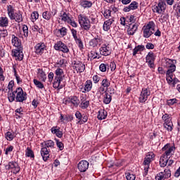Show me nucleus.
<instances>
[{"instance_id":"nucleus-60","label":"nucleus","mask_w":180,"mask_h":180,"mask_svg":"<svg viewBox=\"0 0 180 180\" xmlns=\"http://www.w3.org/2000/svg\"><path fill=\"white\" fill-rule=\"evenodd\" d=\"M74 117L72 115H66L65 116L64 120H65L66 122H71L72 120H73Z\"/></svg>"},{"instance_id":"nucleus-15","label":"nucleus","mask_w":180,"mask_h":180,"mask_svg":"<svg viewBox=\"0 0 180 180\" xmlns=\"http://www.w3.org/2000/svg\"><path fill=\"white\" fill-rule=\"evenodd\" d=\"M101 44H102V38L98 35L89 41V46L91 47H98V46H101Z\"/></svg>"},{"instance_id":"nucleus-7","label":"nucleus","mask_w":180,"mask_h":180,"mask_svg":"<svg viewBox=\"0 0 180 180\" xmlns=\"http://www.w3.org/2000/svg\"><path fill=\"white\" fill-rule=\"evenodd\" d=\"M14 92L17 94L15 96L16 102H23L27 99V94L23 92L22 87L17 88Z\"/></svg>"},{"instance_id":"nucleus-21","label":"nucleus","mask_w":180,"mask_h":180,"mask_svg":"<svg viewBox=\"0 0 180 180\" xmlns=\"http://www.w3.org/2000/svg\"><path fill=\"white\" fill-rule=\"evenodd\" d=\"M11 20H15V22H18V23H20L23 20V18L22 17V14L20 12H15L14 15H13V17H10Z\"/></svg>"},{"instance_id":"nucleus-53","label":"nucleus","mask_w":180,"mask_h":180,"mask_svg":"<svg viewBox=\"0 0 180 180\" xmlns=\"http://www.w3.org/2000/svg\"><path fill=\"white\" fill-rule=\"evenodd\" d=\"M75 116H76V118L78 119L79 120L77 123H81L82 120V115L81 114V112L79 111H77L75 112Z\"/></svg>"},{"instance_id":"nucleus-13","label":"nucleus","mask_w":180,"mask_h":180,"mask_svg":"<svg viewBox=\"0 0 180 180\" xmlns=\"http://www.w3.org/2000/svg\"><path fill=\"white\" fill-rule=\"evenodd\" d=\"M148 96H150V91L147 89H143L140 96H139V102L141 103H144L148 99Z\"/></svg>"},{"instance_id":"nucleus-58","label":"nucleus","mask_w":180,"mask_h":180,"mask_svg":"<svg viewBox=\"0 0 180 180\" xmlns=\"http://www.w3.org/2000/svg\"><path fill=\"white\" fill-rule=\"evenodd\" d=\"M177 100L176 98H172L167 101V105L169 106H172V105H174V103H176Z\"/></svg>"},{"instance_id":"nucleus-3","label":"nucleus","mask_w":180,"mask_h":180,"mask_svg":"<svg viewBox=\"0 0 180 180\" xmlns=\"http://www.w3.org/2000/svg\"><path fill=\"white\" fill-rule=\"evenodd\" d=\"M155 157V155L153 152H150L147 154L146 158L143 161V165H145L143 176H146L147 174H148V168H150V163L151 162V161L154 160Z\"/></svg>"},{"instance_id":"nucleus-25","label":"nucleus","mask_w":180,"mask_h":180,"mask_svg":"<svg viewBox=\"0 0 180 180\" xmlns=\"http://www.w3.org/2000/svg\"><path fill=\"white\" fill-rule=\"evenodd\" d=\"M103 96V102L105 105H109L110 102H112V96L109 94L107 91H104Z\"/></svg>"},{"instance_id":"nucleus-29","label":"nucleus","mask_w":180,"mask_h":180,"mask_svg":"<svg viewBox=\"0 0 180 180\" xmlns=\"http://www.w3.org/2000/svg\"><path fill=\"white\" fill-rule=\"evenodd\" d=\"M167 164H168V157L165 156V155H162L160 159V167L164 168V167H166Z\"/></svg>"},{"instance_id":"nucleus-52","label":"nucleus","mask_w":180,"mask_h":180,"mask_svg":"<svg viewBox=\"0 0 180 180\" xmlns=\"http://www.w3.org/2000/svg\"><path fill=\"white\" fill-rule=\"evenodd\" d=\"M81 106H82V109H86V108H88L89 106V101H88L86 100H84L81 103Z\"/></svg>"},{"instance_id":"nucleus-20","label":"nucleus","mask_w":180,"mask_h":180,"mask_svg":"<svg viewBox=\"0 0 180 180\" xmlns=\"http://www.w3.org/2000/svg\"><path fill=\"white\" fill-rule=\"evenodd\" d=\"M110 48L107 45H103L100 48V54H101V56L106 57L108 56H110Z\"/></svg>"},{"instance_id":"nucleus-12","label":"nucleus","mask_w":180,"mask_h":180,"mask_svg":"<svg viewBox=\"0 0 180 180\" xmlns=\"http://www.w3.org/2000/svg\"><path fill=\"white\" fill-rule=\"evenodd\" d=\"M77 168L80 172H86L89 168V162L86 160H82L78 163Z\"/></svg>"},{"instance_id":"nucleus-17","label":"nucleus","mask_w":180,"mask_h":180,"mask_svg":"<svg viewBox=\"0 0 180 180\" xmlns=\"http://www.w3.org/2000/svg\"><path fill=\"white\" fill-rule=\"evenodd\" d=\"M139 29V24L134 23V24H129V27L127 29V33L129 34V36H133L136 32H137V30Z\"/></svg>"},{"instance_id":"nucleus-48","label":"nucleus","mask_w":180,"mask_h":180,"mask_svg":"<svg viewBox=\"0 0 180 180\" xmlns=\"http://www.w3.org/2000/svg\"><path fill=\"white\" fill-rule=\"evenodd\" d=\"M75 41L80 50H82V49H84V44L82 43V40H81L80 38H76Z\"/></svg>"},{"instance_id":"nucleus-11","label":"nucleus","mask_w":180,"mask_h":180,"mask_svg":"<svg viewBox=\"0 0 180 180\" xmlns=\"http://www.w3.org/2000/svg\"><path fill=\"white\" fill-rule=\"evenodd\" d=\"M6 169H13V174H18L20 171V167L16 162H9L7 165H6Z\"/></svg>"},{"instance_id":"nucleus-31","label":"nucleus","mask_w":180,"mask_h":180,"mask_svg":"<svg viewBox=\"0 0 180 180\" xmlns=\"http://www.w3.org/2000/svg\"><path fill=\"white\" fill-rule=\"evenodd\" d=\"M91 89H92V81L87 80L86 82V84L84 85V91L82 92L83 93L89 92V91H91Z\"/></svg>"},{"instance_id":"nucleus-19","label":"nucleus","mask_w":180,"mask_h":180,"mask_svg":"<svg viewBox=\"0 0 180 180\" xmlns=\"http://www.w3.org/2000/svg\"><path fill=\"white\" fill-rule=\"evenodd\" d=\"M41 155L44 160V161H47L49 157H50V149L47 148V147H43L41 149Z\"/></svg>"},{"instance_id":"nucleus-61","label":"nucleus","mask_w":180,"mask_h":180,"mask_svg":"<svg viewBox=\"0 0 180 180\" xmlns=\"http://www.w3.org/2000/svg\"><path fill=\"white\" fill-rule=\"evenodd\" d=\"M101 80V77L98 75H94L93 77V81L94 82V84H98V82H99V81Z\"/></svg>"},{"instance_id":"nucleus-16","label":"nucleus","mask_w":180,"mask_h":180,"mask_svg":"<svg viewBox=\"0 0 180 180\" xmlns=\"http://www.w3.org/2000/svg\"><path fill=\"white\" fill-rule=\"evenodd\" d=\"M35 49V53L36 54H38L39 56H41L44 51H46V45L42 43V44H37L34 46Z\"/></svg>"},{"instance_id":"nucleus-49","label":"nucleus","mask_w":180,"mask_h":180,"mask_svg":"<svg viewBox=\"0 0 180 180\" xmlns=\"http://www.w3.org/2000/svg\"><path fill=\"white\" fill-rule=\"evenodd\" d=\"M111 13L112 11H110V9H105L103 13V15L105 18V19H109V18H110Z\"/></svg>"},{"instance_id":"nucleus-33","label":"nucleus","mask_w":180,"mask_h":180,"mask_svg":"<svg viewBox=\"0 0 180 180\" xmlns=\"http://www.w3.org/2000/svg\"><path fill=\"white\" fill-rule=\"evenodd\" d=\"M7 12L8 15V18H13V15L16 12H15V7H13L12 5H9L7 6Z\"/></svg>"},{"instance_id":"nucleus-63","label":"nucleus","mask_w":180,"mask_h":180,"mask_svg":"<svg viewBox=\"0 0 180 180\" xmlns=\"http://www.w3.org/2000/svg\"><path fill=\"white\" fill-rule=\"evenodd\" d=\"M71 33L72 34V37H73L74 39H78V37L77 36V30L72 29L71 30Z\"/></svg>"},{"instance_id":"nucleus-27","label":"nucleus","mask_w":180,"mask_h":180,"mask_svg":"<svg viewBox=\"0 0 180 180\" xmlns=\"http://www.w3.org/2000/svg\"><path fill=\"white\" fill-rule=\"evenodd\" d=\"M38 77L43 82H46V79H47V76L46 75V72H44V70L41 69H38Z\"/></svg>"},{"instance_id":"nucleus-37","label":"nucleus","mask_w":180,"mask_h":180,"mask_svg":"<svg viewBox=\"0 0 180 180\" xmlns=\"http://www.w3.org/2000/svg\"><path fill=\"white\" fill-rule=\"evenodd\" d=\"M42 16L44 19H46V20H50L51 19V16H53V12L45 11L42 13Z\"/></svg>"},{"instance_id":"nucleus-55","label":"nucleus","mask_w":180,"mask_h":180,"mask_svg":"<svg viewBox=\"0 0 180 180\" xmlns=\"http://www.w3.org/2000/svg\"><path fill=\"white\" fill-rule=\"evenodd\" d=\"M31 18L32 20H37V19H39V13H37V11H34L31 14Z\"/></svg>"},{"instance_id":"nucleus-9","label":"nucleus","mask_w":180,"mask_h":180,"mask_svg":"<svg viewBox=\"0 0 180 180\" xmlns=\"http://www.w3.org/2000/svg\"><path fill=\"white\" fill-rule=\"evenodd\" d=\"M54 49L58 51H62V53H70L68 46H67V45H65V44L63 43L61 41H59L55 44Z\"/></svg>"},{"instance_id":"nucleus-54","label":"nucleus","mask_w":180,"mask_h":180,"mask_svg":"<svg viewBox=\"0 0 180 180\" xmlns=\"http://www.w3.org/2000/svg\"><path fill=\"white\" fill-rule=\"evenodd\" d=\"M6 140H8L9 141H12V140H13V134H12V133L8 131L6 134Z\"/></svg>"},{"instance_id":"nucleus-32","label":"nucleus","mask_w":180,"mask_h":180,"mask_svg":"<svg viewBox=\"0 0 180 180\" xmlns=\"http://www.w3.org/2000/svg\"><path fill=\"white\" fill-rule=\"evenodd\" d=\"M66 102H69L70 103H72L74 106H78L79 105V100L78 99V97L77 96H72L69 98V101H66Z\"/></svg>"},{"instance_id":"nucleus-26","label":"nucleus","mask_w":180,"mask_h":180,"mask_svg":"<svg viewBox=\"0 0 180 180\" xmlns=\"http://www.w3.org/2000/svg\"><path fill=\"white\" fill-rule=\"evenodd\" d=\"M106 117H108V112L105 110H101L98 111V114L97 115L98 120H105Z\"/></svg>"},{"instance_id":"nucleus-36","label":"nucleus","mask_w":180,"mask_h":180,"mask_svg":"<svg viewBox=\"0 0 180 180\" xmlns=\"http://www.w3.org/2000/svg\"><path fill=\"white\" fill-rule=\"evenodd\" d=\"M61 79H55V82H53V86L55 88V89H61L63 88V86H60V84H61Z\"/></svg>"},{"instance_id":"nucleus-22","label":"nucleus","mask_w":180,"mask_h":180,"mask_svg":"<svg viewBox=\"0 0 180 180\" xmlns=\"http://www.w3.org/2000/svg\"><path fill=\"white\" fill-rule=\"evenodd\" d=\"M12 44L13 46H15V47L17 48H20L22 47V42L20 41V39H19V38L16 36H15V34L12 35Z\"/></svg>"},{"instance_id":"nucleus-23","label":"nucleus","mask_w":180,"mask_h":180,"mask_svg":"<svg viewBox=\"0 0 180 180\" xmlns=\"http://www.w3.org/2000/svg\"><path fill=\"white\" fill-rule=\"evenodd\" d=\"M56 77L55 79H60L63 81L64 79V70L63 69L58 68L57 70L55 71Z\"/></svg>"},{"instance_id":"nucleus-10","label":"nucleus","mask_w":180,"mask_h":180,"mask_svg":"<svg viewBox=\"0 0 180 180\" xmlns=\"http://www.w3.org/2000/svg\"><path fill=\"white\" fill-rule=\"evenodd\" d=\"M72 68L77 72H84L85 71V64L79 60H74L72 62Z\"/></svg>"},{"instance_id":"nucleus-24","label":"nucleus","mask_w":180,"mask_h":180,"mask_svg":"<svg viewBox=\"0 0 180 180\" xmlns=\"http://www.w3.org/2000/svg\"><path fill=\"white\" fill-rule=\"evenodd\" d=\"M113 22H115V18H111L106 20L103 26V30H105V32H108V30L110 29V26L112 25V23H113Z\"/></svg>"},{"instance_id":"nucleus-38","label":"nucleus","mask_w":180,"mask_h":180,"mask_svg":"<svg viewBox=\"0 0 180 180\" xmlns=\"http://www.w3.org/2000/svg\"><path fill=\"white\" fill-rule=\"evenodd\" d=\"M81 6H82L83 8H91L92 6V2L89 1H82L80 3Z\"/></svg>"},{"instance_id":"nucleus-59","label":"nucleus","mask_w":180,"mask_h":180,"mask_svg":"<svg viewBox=\"0 0 180 180\" xmlns=\"http://www.w3.org/2000/svg\"><path fill=\"white\" fill-rule=\"evenodd\" d=\"M6 36H8V30H0V37H6Z\"/></svg>"},{"instance_id":"nucleus-51","label":"nucleus","mask_w":180,"mask_h":180,"mask_svg":"<svg viewBox=\"0 0 180 180\" xmlns=\"http://www.w3.org/2000/svg\"><path fill=\"white\" fill-rule=\"evenodd\" d=\"M108 67H109V65L105 63H101L99 66L100 71H101L102 72H105L106 70H108Z\"/></svg>"},{"instance_id":"nucleus-2","label":"nucleus","mask_w":180,"mask_h":180,"mask_svg":"<svg viewBox=\"0 0 180 180\" xmlns=\"http://www.w3.org/2000/svg\"><path fill=\"white\" fill-rule=\"evenodd\" d=\"M154 30H155V23H154V21H150L143 27V37L148 39L154 33Z\"/></svg>"},{"instance_id":"nucleus-40","label":"nucleus","mask_w":180,"mask_h":180,"mask_svg":"<svg viewBox=\"0 0 180 180\" xmlns=\"http://www.w3.org/2000/svg\"><path fill=\"white\" fill-rule=\"evenodd\" d=\"M25 155L26 157H30V158H34V153H33V150L30 148H27Z\"/></svg>"},{"instance_id":"nucleus-30","label":"nucleus","mask_w":180,"mask_h":180,"mask_svg":"<svg viewBox=\"0 0 180 180\" xmlns=\"http://www.w3.org/2000/svg\"><path fill=\"white\" fill-rule=\"evenodd\" d=\"M9 25V20L6 17H0L1 27H6Z\"/></svg>"},{"instance_id":"nucleus-47","label":"nucleus","mask_w":180,"mask_h":180,"mask_svg":"<svg viewBox=\"0 0 180 180\" xmlns=\"http://www.w3.org/2000/svg\"><path fill=\"white\" fill-rule=\"evenodd\" d=\"M156 180H162V179H166L165 178V173L163 172H160L158 174L155 176Z\"/></svg>"},{"instance_id":"nucleus-43","label":"nucleus","mask_w":180,"mask_h":180,"mask_svg":"<svg viewBox=\"0 0 180 180\" xmlns=\"http://www.w3.org/2000/svg\"><path fill=\"white\" fill-rule=\"evenodd\" d=\"M146 62L148 61H154L155 60V58L154 56V53L149 52L146 58Z\"/></svg>"},{"instance_id":"nucleus-1","label":"nucleus","mask_w":180,"mask_h":180,"mask_svg":"<svg viewBox=\"0 0 180 180\" xmlns=\"http://www.w3.org/2000/svg\"><path fill=\"white\" fill-rule=\"evenodd\" d=\"M167 64L169 68L166 73V79L167 81V84H169V85H172V86H175V85L179 82V79L177 78H174V72H175V70H176V66L172 63V60L171 59H169Z\"/></svg>"},{"instance_id":"nucleus-41","label":"nucleus","mask_w":180,"mask_h":180,"mask_svg":"<svg viewBox=\"0 0 180 180\" xmlns=\"http://www.w3.org/2000/svg\"><path fill=\"white\" fill-rule=\"evenodd\" d=\"M45 146L46 148L49 149L53 148L54 147V141L49 140L44 142Z\"/></svg>"},{"instance_id":"nucleus-8","label":"nucleus","mask_w":180,"mask_h":180,"mask_svg":"<svg viewBox=\"0 0 180 180\" xmlns=\"http://www.w3.org/2000/svg\"><path fill=\"white\" fill-rule=\"evenodd\" d=\"M162 151L164 152L162 155H165V157H169V155H173L174 153H175V146L167 143L162 148Z\"/></svg>"},{"instance_id":"nucleus-44","label":"nucleus","mask_w":180,"mask_h":180,"mask_svg":"<svg viewBox=\"0 0 180 180\" xmlns=\"http://www.w3.org/2000/svg\"><path fill=\"white\" fill-rule=\"evenodd\" d=\"M101 86H103V88H109V86H110V82H109L108 79H103L101 82Z\"/></svg>"},{"instance_id":"nucleus-64","label":"nucleus","mask_w":180,"mask_h":180,"mask_svg":"<svg viewBox=\"0 0 180 180\" xmlns=\"http://www.w3.org/2000/svg\"><path fill=\"white\" fill-rule=\"evenodd\" d=\"M146 48L148 49V50H153V49H154V44L152 43H148L146 46Z\"/></svg>"},{"instance_id":"nucleus-56","label":"nucleus","mask_w":180,"mask_h":180,"mask_svg":"<svg viewBox=\"0 0 180 180\" xmlns=\"http://www.w3.org/2000/svg\"><path fill=\"white\" fill-rule=\"evenodd\" d=\"M14 75L15 77V79L17 81V84H20V82H22V80L20 79V77H19V75H18V73H16V69L14 68Z\"/></svg>"},{"instance_id":"nucleus-50","label":"nucleus","mask_w":180,"mask_h":180,"mask_svg":"<svg viewBox=\"0 0 180 180\" xmlns=\"http://www.w3.org/2000/svg\"><path fill=\"white\" fill-rule=\"evenodd\" d=\"M56 141V146L58 148H59V150L60 151H63L64 150V143L63 142L60 141L58 139H55Z\"/></svg>"},{"instance_id":"nucleus-18","label":"nucleus","mask_w":180,"mask_h":180,"mask_svg":"<svg viewBox=\"0 0 180 180\" xmlns=\"http://www.w3.org/2000/svg\"><path fill=\"white\" fill-rule=\"evenodd\" d=\"M139 8L137 1H132L128 6L124 8V12H130V11H136Z\"/></svg>"},{"instance_id":"nucleus-35","label":"nucleus","mask_w":180,"mask_h":180,"mask_svg":"<svg viewBox=\"0 0 180 180\" xmlns=\"http://www.w3.org/2000/svg\"><path fill=\"white\" fill-rule=\"evenodd\" d=\"M15 94H16L15 91H13V90H11L8 91V98L9 102H13V101H15V99L16 98V95H15Z\"/></svg>"},{"instance_id":"nucleus-62","label":"nucleus","mask_w":180,"mask_h":180,"mask_svg":"<svg viewBox=\"0 0 180 180\" xmlns=\"http://www.w3.org/2000/svg\"><path fill=\"white\" fill-rule=\"evenodd\" d=\"M90 57H91V58H93L94 60H95V58H98V53L95 51H91L90 53Z\"/></svg>"},{"instance_id":"nucleus-4","label":"nucleus","mask_w":180,"mask_h":180,"mask_svg":"<svg viewBox=\"0 0 180 180\" xmlns=\"http://www.w3.org/2000/svg\"><path fill=\"white\" fill-rule=\"evenodd\" d=\"M165 9H167V4L165 1H160L157 4L152 6V11L155 13H158L159 15H162L165 12Z\"/></svg>"},{"instance_id":"nucleus-57","label":"nucleus","mask_w":180,"mask_h":180,"mask_svg":"<svg viewBox=\"0 0 180 180\" xmlns=\"http://www.w3.org/2000/svg\"><path fill=\"white\" fill-rule=\"evenodd\" d=\"M165 172V177L166 178V179H167V178H170V176H171V170H169V169H165L164 170V172Z\"/></svg>"},{"instance_id":"nucleus-34","label":"nucleus","mask_w":180,"mask_h":180,"mask_svg":"<svg viewBox=\"0 0 180 180\" xmlns=\"http://www.w3.org/2000/svg\"><path fill=\"white\" fill-rule=\"evenodd\" d=\"M145 49H146V47L144 46V45H138L133 50V56H136V54L139 53V51H144Z\"/></svg>"},{"instance_id":"nucleus-28","label":"nucleus","mask_w":180,"mask_h":180,"mask_svg":"<svg viewBox=\"0 0 180 180\" xmlns=\"http://www.w3.org/2000/svg\"><path fill=\"white\" fill-rule=\"evenodd\" d=\"M51 133L53 134H56L57 137L61 139L63 137V131H60V129H58L57 127H53L51 128Z\"/></svg>"},{"instance_id":"nucleus-5","label":"nucleus","mask_w":180,"mask_h":180,"mask_svg":"<svg viewBox=\"0 0 180 180\" xmlns=\"http://www.w3.org/2000/svg\"><path fill=\"white\" fill-rule=\"evenodd\" d=\"M79 23L84 30H89L91 29V21L86 16L79 15Z\"/></svg>"},{"instance_id":"nucleus-42","label":"nucleus","mask_w":180,"mask_h":180,"mask_svg":"<svg viewBox=\"0 0 180 180\" xmlns=\"http://www.w3.org/2000/svg\"><path fill=\"white\" fill-rule=\"evenodd\" d=\"M34 84L36 87L39 88V89H43V88H44V84L36 79H34Z\"/></svg>"},{"instance_id":"nucleus-6","label":"nucleus","mask_w":180,"mask_h":180,"mask_svg":"<svg viewBox=\"0 0 180 180\" xmlns=\"http://www.w3.org/2000/svg\"><path fill=\"white\" fill-rule=\"evenodd\" d=\"M162 119L165 122L163 124L165 129H166L167 131H172V126H174V124H172V120L169 115H163Z\"/></svg>"},{"instance_id":"nucleus-46","label":"nucleus","mask_w":180,"mask_h":180,"mask_svg":"<svg viewBox=\"0 0 180 180\" xmlns=\"http://www.w3.org/2000/svg\"><path fill=\"white\" fill-rule=\"evenodd\" d=\"M58 33H60L62 37L67 35V28L63 27L62 28L58 30Z\"/></svg>"},{"instance_id":"nucleus-39","label":"nucleus","mask_w":180,"mask_h":180,"mask_svg":"<svg viewBox=\"0 0 180 180\" xmlns=\"http://www.w3.org/2000/svg\"><path fill=\"white\" fill-rule=\"evenodd\" d=\"M61 17H62V20H63V22H67L68 23L69 22L71 21L70 15V14H67L65 12H64L63 13Z\"/></svg>"},{"instance_id":"nucleus-14","label":"nucleus","mask_w":180,"mask_h":180,"mask_svg":"<svg viewBox=\"0 0 180 180\" xmlns=\"http://www.w3.org/2000/svg\"><path fill=\"white\" fill-rule=\"evenodd\" d=\"M18 49H14L12 51L13 56L17 58V60L22 61L23 60V49L21 47L17 48Z\"/></svg>"},{"instance_id":"nucleus-45","label":"nucleus","mask_w":180,"mask_h":180,"mask_svg":"<svg viewBox=\"0 0 180 180\" xmlns=\"http://www.w3.org/2000/svg\"><path fill=\"white\" fill-rule=\"evenodd\" d=\"M125 175L127 180H136V174L130 172H126Z\"/></svg>"}]
</instances>
